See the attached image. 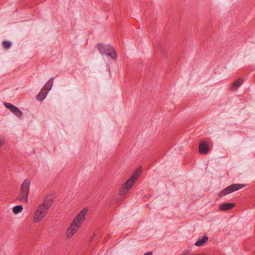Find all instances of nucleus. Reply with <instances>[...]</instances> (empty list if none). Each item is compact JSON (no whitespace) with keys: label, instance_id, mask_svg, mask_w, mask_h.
Returning a JSON list of instances; mask_svg holds the SVG:
<instances>
[{"label":"nucleus","instance_id":"8","mask_svg":"<svg viewBox=\"0 0 255 255\" xmlns=\"http://www.w3.org/2000/svg\"><path fill=\"white\" fill-rule=\"evenodd\" d=\"M209 150V146L204 141H201L199 145V152L202 154H206Z\"/></svg>","mask_w":255,"mask_h":255},{"label":"nucleus","instance_id":"2","mask_svg":"<svg viewBox=\"0 0 255 255\" xmlns=\"http://www.w3.org/2000/svg\"><path fill=\"white\" fill-rule=\"evenodd\" d=\"M140 172L141 171L139 169L135 171L132 176L127 180V181L124 184L123 187L120 190V195H125L129 191V190L132 186L133 183L137 180Z\"/></svg>","mask_w":255,"mask_h":255},{"label":"nucleus","instance_id":"15","mask_svg":"<svg viewBox=\"0 0 255 255\" xmlns=\"http://www.w3.org/2000/svg\"><path fill=\"white\" fill-rule=\"evenodd\" d=\"M10 111L18 117H20L22 115V112L15 106L11 109Z\"/></svg>","mask_w":255,"mask_h":255},{"label":"nucleus","instance_id":"6","mask_svg":"<svg viewBox=\"0 0 255 255\" xmlns=\"http://www.w3.org/2000/svg\"><path fill=\"white\" fill-rule=\"evenodd\" d=\"M88 211L86 208L83 209L74 218L73 222L80 226L85 220V215Z\"/></svg>","mask_w":255,"mask_h":255},{"label":"nucleus","instance_id":"12","mask_svg":"<svg viewBox=\"0 0 255 255\" xmlns=\"http://www.w3.org/2000/svg\"><path fill=\"white\" fill-rule=\"evenodd\" d=\"M47 94V92H46L44 90V89H42L40 92L36 96V99L39 101H42L45 98Z\"/></svg>","mask_w":255,"mask_h":255},{"label":"nucleus","instance_id":"10","mask_svg":"<svg viewBox=\"0 0 255 255\" xmlns=\"http://www.w3.org/2000/svg\"><path fill=\"white\" fill-rule=\"evenodd\" d=\"M235 206L234 203H223L219 207L220 211H226L231 209Z\"/></svg>","mask_w":255,"mask_h":255},{"label":"nucleus","instance_id":"21","mask_svg":"<svg viewBox=\"0 0 255 255\" xmlns=\"http://www.w3.org/2000/svg\"><path fill=\"white\" fill-rule=\"evenodd\" d=\"M187 254H188V253L186 252L184 254H183L182 255H186Z\"/></svg>","mask_w":255,"mask_h":255},{"label":"nucleus","instance_id":"20","mask_svg":"<svg viewBox=\"0 0 255 255\" xmlns=\"http://www.w3.org/2000/svg\"><path fill=\"white\" fill-rule=\"evenodd\" d=\"M4 144V142L3 140H0V147L2 146Z\"/></svg>","mask_w":255,"mask_h":255},{"label":"nucleus","instance_id":"17","mask_svg":"<svg viewBox=\"0 0 255 255\" xmlns=\"http://www.w3.org/2000/svg\"><path fill=\"white\" fill-rule=\"evenodd\" d=\"M11 45V44L9 41H3L2 42L3 47L6 49L9 48Z\"/></svg>","mask_w":255,"mask_h":255},{"label":"nucleus","instance_id":"11","mask_svg":"<svg viewBox=\"0 0 255 255\" xmlns=\"http://www.w3.org/2000/svg\"><path fill=\"white\" fill-rule=\"evenodd\" d=\"M54 79L53 78H51L45 84L44 87L42 88V89H44V91L47 92L48 93L49 91H50L53 86Z\"/></svg>","mask_w":255,"mask_h":255},{"label":"nucleus","instance_id":"13","mask_svg":"<svg viewBox=\"0 0 255 255\" xmlns=\"http://www.w3.org/2000/svg\"><path fill=\"white\" fill-rule=\"evenodd\" d=\"M208 240V237L207 236H204L203 238H200L197 240L195 243L196 246H202Z\"/></svg>","mask_w":255,"mask_h":255},{"label":"nucleus","instance_id":"18","mask_svg":"<svg viewBox=\"0 0 255 255\" xmlns=\"http://www.w3.org/2000/svg\"><path fill=\"white\" fill-rule=\"evenodd\" d=\"M4 105L5 106V107H6L7 109H8L10 111L14 107V105H13L12 104L9 103H6V102L4 103Z\"/></svg>","mask_w":255,"mask_h":255},{"label":"nucleus","instance_id":"3","mask_svg":"<svg viewBox=\"0 0 255 255\" xmlns=\"http://www.w3.org/2000/svg\"><path fill=\"white\" fill-rule=\"evenodd\" d=\"M97 48L102 55L110 56L113 59H115L117 58V54L115 48L110 45L98 44Z\"/></svg>","mask_w":255,"mask_h":255},{"label":"nucleus","instance_id":"19","mask_svg":"<svg viewBox=\"0 0 255 255\" xmlns=\"http://www.w3.org/2000/svg\"><path fill=\"white\" fill-rule=\"evenodd\" d=\"M143 255H152V252H148V253L145 254Z\"/></svg>","mask_w":255,"mask_h":255},{"label":"nucleus","instance_id":"16","mask_svg":"<svg viewBox=\"0 0 255 255\" xmlns=\"http://www.w3.org/2000/svg\"><path fill=\"white\" fill-rule=\"evenodd\" d=\"M22 209L23 207L22 205H17L13 208L12 211L15 214H17L18 213L20 212L22 210Z\"/></svg>","mask_w":255,"mask_h":255},{"label":"nucleus","instance_id":"7","mask_svg":"<svg viewBox=\"0 0 255 255\" xmlns=\"http://www.w3.org/2000/svg\"><path fill=\"white\" fill-rule=\"evenodd\" d=\"M79 227V225L72 222L66 232L67 237L71 238L78 231Z\"/></svg>","mask_w":255,"mask_h":255},{"label":"nucleus","instance_id":"9","mask_svg":"<svg viewBox=\"0 0 255 255\" xmlns=\"http://www.w3.org/2000/svg\"><path fill=\"white\" fill-rule=\"evenodd\" d=\"M52 197L51 195H48L45 198L44 201L41 205L46 207L47 209H49V208L52 205Z\"/></svg>","mask_w":255,"mask_h":255},{"label":"nucleus","instance_id":"1","mask_svg":"<svg viewBox=\"0 0 255 255\" xmlns=\"http://www.w3.org/2000/svg\"><path fill=\"white\" fill-rule=\"evenodd\" d=\"M30 181L25 179L22 182L17 199L22 203H26L28 202V194L29 193Z\"/></svg>","mask_w":255,"mask_h":255},{"label":"nucleus","instance_id":"14","mask_svg":"<svg viewBox=\"0 0 255 255\" xmlns=\"http://www.w3.org/2000/svg\"><path fill=\"white\" fill-rule=\"evenodd\" d=\"M243 83V79H239L237 80H236L233 84L231 87L232 89L236 88L237 89L240 86H241Z\"/></svg>","mask_w":255,"mask_h":255},{"label":"nucleus","instance_id":"5","mask_svg":"<svg viewBox=\"0 0 255 255\" xmlns=\"http://www.w3.org/2000/svg\"><path fill=\"white\" fill-rule=\"evenodd\" d=\"M48 209L42 205H39L34 213V220L39 222L42 220L47 213Z\"/></svg>","mask_w":255,"mask_h":255},{"label":"nucleus","instance_id":"4","mask_svg":"<svg viewBox=\"0 0 255 255\" xmlns=\"http://www.w3.org/2000/svg\"><path fill=\"white\" fill-rule=\"evenodd\" d=\"M246 185L244 184H234L231 185L222 191L220 193L219 196L222 197L226 195L232 193L234 191H237L240 189H242Z\"/></svg>","mask_w":255,"mask_h":255}]
</instances>
